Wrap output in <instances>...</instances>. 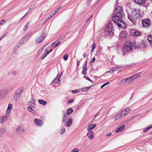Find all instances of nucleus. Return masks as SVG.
Segmentation results:
<instances>
[{"label": "nucleus", "mask_w": 152, "mask_h": 152, "mask_svg": "<svg viewBox=\"0 0 152 152\" xmlns=\"http://www.w3.org/2000/svg\"><path fill=\"white\" fill-rule=\"evenodd\" d=\"M12 74L14 75H15L16 74V72L15 71H14L12 73Z\"/></svg>", "instance_id": "obj_59"}, {"label": "nucleus", "mask_w": 152, "mask_h": 152, "mask_svg": "<svg viewBox=\"0 0 152 152\" xmlns=\"http://www.w3.org/2000/svg\"><path fill=\"white\" fill-rule=\"evenodd\" d=\"M23 89V87H20L17 90L15 93L20 95Z\"/></svg>", "instance_id": "obj_21"}, {"label": "nucleus", "mask_w": 152, "mask_h": 152, "mask_svg": "<svg viewBox=\"0 0 152 152\" xmlns=\"http://www.w3.org/2000/svg\"><path fill=\"white\" fill-rule=\"evenodd\" d=\"M47 45V44H45V45H44V47H45ZM44 48H40L39 50L38 51V54H40L41 52H42V50H43V49H44Z\"/></svg>", "instance_id": "obj_39"}, {"label": "nucleus", "mask_w": 152, "mask_h": 152, "mask_svg": "<svg viewBox=\"0 0 152 152\" xmlns=\"http://www.w3.org/2000/svg\"><path fill=\"white\" fill-rule=\"evenodd\" d=\"M79 150L77 148H74L70 152H79Z\"/></svg>", "instance_id": "obj_41"}, {"label": "nucleus", "mask_w": 152, "mask_h": 152, "mask_svg": "<svg viewBox=\"0 0 152 152\" xmlns=\"http://www.w3.org/2000/svg\"><path fill=\"white\" fill-rule=\"evenodd\" d=\"M150 20L149 19H144L142 20V24L145 27H147L150 25Z\"/></svg>", "instance_id": "obj_10"}, {"label": "nucleus", "mask_w": 152, "mask_h": 152, "mask_svg": "<svg viewBox=\"0 0 152 152\" xmlns=\"http://www.w3.org/2000/svg\"><path fill=\"white\" fill-rule=\"evenodd\" d=\"M121 35V38H124L125 37H126L127 35L125 33V32H121L120 34Z\"/></svg>", "instance_id": "obj_36"}, {"label": "nucleus", "mask_w": 152, "mask_h": 152, "mask_svg": "<svg viewBox=\"0 0 152 152\" xmlns=\"http://www.w3.org/2000/svg\"><path fill=\"white\" fill-rule=\"evenodd\" d=\"M87 66H83V69L82 71V74L84 75H86L87 72Z\"/></svg>", "instance_id": "obj_26"}, {"label": "nucleus", "mask_w": 152, "mask_h": 152, "mask_svg": "<svg viewBox=\"0 0 152 152\" xmlns=\"http://www.w3.org/2000/svg\"><path fill=\"white\" fill-rule=\"evenodd\" d=\"M90 19L91 18H88V19L86 20V23H87V22H89V20H90Z\"/></svg>", "instance_id": "obj_64"}, {"label": "nucleus", "mask_w": 152, "mask_h": 152, "mask_svg": "<svg viewBox=\"0 0 152 152\" xmlns=\"http://www.w3.org/2000/svg\"><path fill=\"white\" fill-rule=\"evenodd\" d=\"M142 34V33L141 32L137 31L135 30H133L132 32V35L135 37L140 35Z\"/></svg>", "instance_id": "obj_12"}, {"label": "nucleus", "mask_w": 152, "mask_h": 152, "mask_svg": "<svg viewBox=\"0 0 152 152\" xmlns=\"http://www.w3.org/2000/svg\"><path fill=\"white\" fill-rule=\"evenodd\" d=\"M68 58V56L67 55H65L63 56V58L64 60H66Z\"/></svg>", "instance_id": "obj_47"}, {"label": "nucleus", "mask_w": 152, "mask_h": 152, "mask_svg": "<svg viewBox=\"0 0 152 152\" xmlns=\"http://www.w3.org/2000/svg\"><path fill=\"white\" fill-rule=\"evenodd\" d=\"M8 32H6L4 34V36L5 37L7 35H8Z\"/></svg>", "instance_id": "obj_55"}, {"label": "nucleus", "mask_w": 152, "mask_h": 152, "mask_svg": "<svg viewBox=\"0 0 152 152\" xmlns=\"http://www.w3.org/2000/svg\"><path fill=\"white\" fill-rule=\"evenodd\" d=\"M117 115L115 117V121H117L124 117V116L122 114L121 112L119 113L118 114H117Z\"/></svg>", "instance_id": "obj_19"}, {"label": "nucleus", "mask_w": 152, "mask_h": 152, "mask_svg": "<svg viewBox=\"0 0 152 152\" xmlns=\"http://www.w3.org/2000/svg\"><path fill=\"white\" fill-rule=\"evenodd\" d=\"M147 38L149 43L152 46V35H149L147 36Z\"/></svg>", "instance_id": "obj_25"}, {"label": "nucleus", "mask_w": 152, "mask_h": 152, "mask_svg": "<svg viewBox=\"0 0 152 152\" xmlns=\"http://www.w3.org/2000/svg\"><path fill=\"white\" fill-rule=\"evenodd\" d=\"M57 11H54L53 13L52 14H51L50 15V17H48V19H49L50 18H51V17H52L54 14H55V13H56L57 12Z\"/></svg>", "instance_id": "obj_43"}, {"label": "nucleus", "mask_w": 152, "mask_h": 152, "mask_svg": "<svg viewBox=\"0 0 152 152\" xmlns=\"http://www.w3.org/2000/svg\"><path fill=\"white\" fill-rule=\"evenodd\" d=\"M9 93V91L8 89L4 88L0 90V94L2 96L4 97Z\"/></svg>", "instance_id": "obj_7"}, {"label": "nucleus", "mask_w": 152, "mask_h": 152, "mask_svg": "<svg viewBox=\"0 0 152 152\" xmlns=\"http://www.w3.org/2000/svg\"><path fill=\"white\" fill-rule=\"evenodd\" d=\"M134 2L138 5H142L144 4L146 0H134Z\"/></svg>", "instance_id": "obj_16"}, {"label": "nucleus", "mask_w": 152, "mask_h": 152, "mask_svg": "<svg viewBox=\"0 0 152 152\" xmlns=\"http://www.w3.org/2000/svg\"><path fill=\"white\" fill-rule=\"evenodd\" d=\"M53 50V49H52L51 50H50V51H48L46 52V53H47V54H48L49 53H50Z\"/></svg>", "instance_id": "obj_60"}, {"label": "nucleus", "mask_w": 152, "mask_h": 152, "mask_svg": "<svg viewBox=\"0 0 152 152\" xmlns=\"http://www.w3.org/2000/svg\"><path fill=\"white\" fill-rule=\"evenodd\" d=\"M5 21L4 20L2 19L0 21V25L4 23H5Z\"/></svg>", "instance_id": "obj_50"}, {"label": "nucleus", "mask_w": 152, "mask_h": 152, "mask_svg": "<svg viewBox=\"0 0 152 152\" xmlns=\"http://www.w3.org/2000/svg\"><path fill=\"white\" fill-rule=\"evenodd\" d=\"M95 58H94V57H93L92 59V60L91 61V62H94L95 61Z\"/></svg>", "instance_id": "obj_56"}, {"label": "nucleus", "mask_w": 152, "mask_h": 152, "mask_svg": "<svg viewBox=\"0 0 152 152\" xmlns=\"http://www.w3.org/2000/svg\"><path fill=\"white\" fill-rule=\"evenodd\" d=\"M96 126V124H91L89 125L87 127V130L88 131H91V130L95 128Z\"/></svg>", "instance_id": "obj_17"}, {"label": "nucleus", "mask_w": 152, "mask_h": 152, "mask_svg": "<svg viewBox=\"0 0 152 152\" xmlns=\"http://www.w3.org/2000/svg\"><path fill=\"white\" fill-rule=\"evenodd\" d=\"M12 104L10 103L8 104L7 109L6 111V113L9 114L10 112V110L12 108Z\"/></svg>", "instance_id": "obj_20"}, {"label": "nucleus", "mask_w": 152, "mask_h": 152, "mask_svg": "<svg viewBox=\"0 0 152 152\" xmlns=\"http://www.w3.org/2000/svg\"><path fill=\"white\" fill-rule=\"evenodd\" d=\"M74 101V100L73 99H69L68 102V104H69L71 103H72Z\"/></svg>", "instance_id": "obj_48"}, {"label": "nucleus", "mask_w": 152, "mask_h": 152, "mask_svg": "<svg viewBox=\"0 0 152 152\" xmlns=\"http://www.w3.org/2000/svg\"><path fill=\"white\" fill-rule=\"evenodd\" d=\"M122 68L121 66H118L112 68L113 72L117 71Z\"/></svg>", "instance_id": "obj_27"}, {"label": "nucleus", "mask_w": 152, "mask_h": 152, "mask_svg": "<svg viewBox=\"0 0 152 152\" xmlns=\"http://www.w3.org/2000/svg\"><path fill=\"white\" fill-rule=\"evenodd\" d=\"M9 116V114L6 113L4 115L0 116V123L1 124L4 123L7 120Z\"/></svg>", "instance_id": "obj_6"}, {"label": "nucleus", "mask_w": 152, "mask_h": 152, "mask_svg": "<svg viewBox=\"0 0 152 152\" xmlns=\"http://www.w3.org/2000/svg\"><path fill=\"white\" fill-rule=\"evenodd\" d=\"M91 87H86L83 88H82V91H86L88 90L91 88Z\"/></svg>", "instance_id": "obj_38"}, {"label": "nucleus", "mask_w": 152, "mask_h": 152, "mask_svg": "<svg viewBox=\"0 0 152 152\" xmlns=\"http://www.w3.org/2000/svg\"><path fill=\"white\" fill-rule=\"evenodd\" d=\"M131 12L132 14H128V18L133 24L135 25L136 21L133 16L136 18H140L142 16L143 12H141L140 10H132Z\"/></svg>", "instance_id": "obj_2"}, {"label": "nucleus", "mask_w": 152, "mask_h": 152, "mask_svg": "<svg viewBox=\"0 0 152 152\" xmlns=\"http://www.w3.org/2000/svg\"><path fill=\"white\" fill-rule=\"evenodd\" d=\"M46 36V34L45 33H43L42 34V35L39 36L35 40V42L37 43H39L42 42Z\"/></svg>", "instance_id": "obj_5"}, {"label": "nucleus", "mask_w": 152, "mask_h": 152, "mask_svg": "<svg viewBox=\"0 0 152 152\" xmlns=\"http://www.w3.org/2000/svg\"><path fill=\"white\" fill-rule=\"evenodd\" d=\"M38 102L40 104H42L43 105H45L47 104V102L46 101L42 100L39 99Z\"/></svg>", "instance_id": "obj_33"}, {"label": "nucleus", "mask_w": 152, "mask_h": 152, "mask_svg": "<svg viewBox=\"0 0 152 152\" xmlns=\"http://www.w3.org/2000/svg\"><path fill=\"white\" fill-rule=\"evenodd\" d=\"M140 74L138 73L132 76L131 77L133 81H134L135 80L139 78L140 77Z\"/></svg>", "instance_id": "obj_15"}, {"label": "nucleus", "mask_w": 152, "mask_h": 152, "mask_svg": "<svg viewBox=\"0 0 152 152\" xmlns=\"http://www.w3.org/2000/svg\"><path fill=\"white\" fill-rule=\"evenodd\" d=\"M115 13L112 16V19L114 22L117 24L119 27L124 28L126 27V24L122 18L124 16L123 10H115Z\"/></svg>", "instance_id": "obj_1"}, {"label": "nucleus", "mask_w": 152, "mask_h": 152, "mask_svg": "<svg viewBox=\"0 0 152 152\" xmlns=\"http://www.w3.org/2000/svg\"><path fill=\"white\" fill-rule=\"evenodd\" d=\"M58 44H56L55 45H54V47H53V48H55L56 47H57L58 46Z\"/></svg>", "instance_id": "obj_61"}, {"label": "nucleus", "mask_w": 152, "mask_h": 152, "mask_svg": "<svg viewBox=\"0 0 152 152\" xmlns=\"http://www.w3.org/2000/svg\"><path fill=\"white\" fill-rule=\"evenodd\" d=\"M83 56L84 57H85L87 55V53H84L83 54Z\"/></svg>", "instance_id": "obj_62"}, {"label": "nucleus", "mask_w": 152, "mask_h": 152, "mask_svg": "<svg viewBox=\"0 0 152 152\" xmlns=\"http://www.w3.org/2000/svg\"><path fill=\"white\" fill-rule=\"evenodd\" d=\"M73 111V110L71 108H69L67 109L66 114L67 115H69L72 113Z\"/></svg>", "instance_id": "obj_31"}, {"label": "nucleus", "mask_w": 152, "mask_h": 152, "mask_svg": "<svg viewBox=\"0 0 152 152\" xmlns=\"http://www.w3.org/2000/svg\"><path fill=\"white\" fill-rule=\"evenodd\" d=\"M48 55V54L46 52L42 56L41 58L42 59H43Z\"/></svg>", "instance_id": "obj_40"}, {"label": "nucleus", "mask_w": 152, "mask_h": 152, "mask_svg": "<svg viewBox=\"0 0 152 152\" xmlns=\"http://www.w3.org/2000/svg\"><path fill=\"white\" fill-rule=\"evenodd\" d=\"M20 95L19 94H15L14 96V99L15 100L17 101L18 100L20 97Z\"/></svg>", "instance_id": "obj_29"}, {"label": "nucleus", "mask_w": 152, "mask_h": 152, "mask_svg": "<svg viewBox=\"0 0 152 152\" xmlns=\"http://www.w3.org/2000/svg\"><path fill=\"white\" fill-rule=\"evenodd\" d=\"M130 108L127 107L123 111H122L121 112V113L124 115V117L128 114L129 112L130 111Z\"/></svg>", "instance_id": "obj_13"}, {"label": "nucleus", "mask_w": 152, "mask_h": 152, "mask_svg": "<svg viewBox=\"0 0 152 152\" xmlns=\"http://www.w3.org/2000/svg\"><path fill=\"white\" fill-rule=\"evenodd\" d=\"M110 84L109 82H106V83L103 84L102 85V86H101V88H103L105 86H106V85H107V84Z\"/></svg>", "instance_id": "obj_44"}, {"label": "nucleus", "mask_w": 152, "mask_h": 152, "mask_svg": "<svg viewBox=\"0 0 152 152\" xmlns=\"http://www.w3.org/2000/svg\"><path fill=\"white\" fill-rule=\"evenodd\" d=\"M105 31L107 35L109 36H112L113 35L114 32L111 23H108V26L106 28Z\"/></svg>", "instance_id": "obj_4"}, {"label": "nucleus", "mask_w": 152, "mask_h": 152, "mask_svg": "<svg viewBox=\"0 0 152 152\" xmlns=\"http://www.w3.org/2000/svg\"><path fill=\"white\" fill-rule=\"evenodd\" d=\"M127 81V80H126V78L122 80V83H125Z\"/></svg>", "instance_id": "obj_54"}, {"label": "nucleus", "mask_w": 152, "mask_h": 152, "mask_svg": "<svg viewBox=\"0 0 152 152\" xmlns=\"http://www.w3.org/2000/svg\"><path fill=\"white\" fill-rule=\"evenodd\" d=\"M79 91L78 90H73L72 91V92L74 93H76L77 92H79Z\"/></svg>", "instance_id": "obj_51"}, {"label": "nucleus", "mask_w": 152, "mask_h": 152, "mask_svg": "<svg viewBox=\"0 0 152 152\" xmlns=\"http://www.w3.org/2000/svg\"><path fill=\"white\" fill-rule=\"evenodd\" d=\"M65 126L69 127L71 126L72 123V118H69L67 121H65Z\"/></svg>", "instance_id": "obj_11"}, {"label": "nucleus", "mask_w": 152, "mask_h": 152, "mask_svg": "<svg viewBox=\"0 0 152 152\" xmlns=\"http://www.w3.org/2000/svg\"><path fill=\"white\" fill-rule=\"evenodd\" d=\"M99 114V113L98 112L96 114L95 116V118H96L97 116Z\"/></svg>", "instance_id": "obj_58"}, {"label": "nucleus", "mask_w": 152, "mask_h": 152, "mask_svg": "<svg viewBox=\"0 0 152 152\" xmlns=\"http://www.w3.org/2000/svg\"><path fill=\"white\" fill-rule=\"evenodd\" d=\"M84 77L86 79L88 80L89 81L91 82L92 83H93L92 81L88 77L86 76H85Z\"/></svg>", "instance_id": "obj_46"}, {"label": "nucleus", "mask_w": 152, "mask_h": 152, "mask_svg": "<svg viewBox=\"0 0 152 152\" xmlns=\"http://www.w3.org/2000/svg\"><path fill=\"white\" fill-rule=\"evenodd\" d=\"M16 131L18 134L23 133L24 132V129L23 126H18L16 128Z\"/></svg>", "instance_id": "obj_8"}, {"label": "nucleus", "mask_w": 152, "mask_h": 152, "mask_svg": "<svg viewBox=\"0 0 152 152\" xmlns=\"http://www.w3.org/2000/svg\"><path fill=\"white\" fill-rule=\"evenodd\" d=\"M137 44V42H135L134 43H133L130 41H127L125 43V47L124 48V51L127 52L131 51L133 47L136 48H139L140 45H138Z\"/></svg>", "instance_id": "obj_3"}, {"label": "nucleus", "mask_w": 152, "mask_h": 152, "mask_svg": "<svg viewBox=\"0 0 152 152\" xmlns=\"http://www.w3.org/2000/svg\"><path fill=\"white\" fill-rule=\"evenodd\" d=\"M65 131V128L64 127H63L60 131V133L61 134H63L64 132Z\"/></svg>", "instance_id": "obj_42"}, {"label": "nucleus", "mask_w": 152, "mask_h": 152, "mask_svg": "<svg viewBox=\"0 0 152 152\" xmlns=\"http://www.w3.org/2000/svg\"><path fill=\"white\" fill-rule=\"evenodd\" d=\"M5 131V129L3 128H0V136L3 134Z\"/></svg>", "instance_id": "obj_30"}, {"label": "nucleus", "mask_w": 152, "mask_h": 152, "mask_svg": "<svg viewBox=\"0 0 152 152\" xmlns=\"http://www.w3.org/2000/svg\"><path fill=\"white\" fill-rule=\"evenodd\" d=\"M94 132L92 131H89L87 133V136L91 139L92 140L94 138Z\"/></svg>", "instance_id": "obj_14"}, {"label": "nucleus", "mask_w": 152, "mask_h": 152, "mask_svg": "<svg viewBox=\"0 0 152 152\" xmlns=\"http://www.w3.org/2000/svg\"><path fill=\"white\" fill-rule=\"evenodd\" d=\"M4 98L0 94V101L1 100Z\"/></svg>", "instance_id": "obj_57"}, {"label": "nucleus", "mask_w": 152, "mask_h": 152, "mask_svg": "<svg viewBox=\"0 0 152 152\" xmlns=\"http://www.w3.org/2000/svg\"><path fill=\"white\" fill-rule=\"evenodd\" d=\"M126 80H127V81H128L129 83H131L134 82L131 76L126 78Z\"/></svg>", "instance_id": "obj_28"}, {"label": "nucleus", "mask_w": 152, "mask_h": 152, "mask_svg": "<svg viewBox=\"0 0 152 152\" xmlns=\"http://www.w3.org/2000/svg\"><path fill=\"white\" fill-rule=\"evenodd\" d=\"M115 10H122V8L120 6L118 5V4L115 5Z\"/></svg>", "instance_id": "obj_35"}, {"label": "nucleus", "mask_w": 152, "mask_h": 152, "mask_svg": "<svg viewBox=\"0 0 152 152\" xmlns=\"http://www.w3.org/2000/svg\"><path fill=\"white\" fill-rule=\"evenodd\" d=\"M92 0H87V4L88 6L90 5V2L92 1Z\"/></svg>", "instance_id": "obj_49"}, {"label": "nucleus", "mask_w": 152, "mask_h": 152, "mask_svg": "<svg viewBox=\"0 0 152 152\" xmlns=\"http://www.w3.org/2000/svg\"><path fill=\"white\" fill-rule=\"evenodd\" d=\"M96 45L95 43H94L93 45V46H92V49L93 50H94V49L96 48Z\"/></svg>", "instance_id": "obj_52"}, {"label": "nucleus", "mask_w": 152, "mask_h": 152, "mask_svg": "<svg viewBox=\"0 0 152 152\" xmlns=\"http://www.w3.org/2000/svg\"><path fill=\"white\" fill-rule=\"evenodd\" d=\"M125 126V125H124L116 129L115 132H118L122 131L124 129Z\"/></svg>", "instance_id": "obj_18"}, {"label": "nucleus", "mask_w": 152, "mask_h": 152, "mask_svg": "<svg viewBox=\"0 0 152 152\" xmlns=\"http://www.w3.org/2000/svg\"><path fill=\"white\" fill-rule=\"evenodd\" d=\"M34 123L37 125L39 126H42L44 123L42 121L37 118L35 119Z\"/></svg>", "instance_id": "obj_9"}, {"label": "nucleus", "mask_w": 152, "mask_h": 152, "mask_svg": "<svg viewBox=\"0 0 152 152\" xmlns=\"http://www.w3.org/2000/svg\"><path fill=\"white\" fill-rule=\"evenodd\" d=\"M29 105H31L32 106L35 105V102L34 98L32 96L30 99V101L29 102Z\"/></svg>", "instance_id": "obj_23"}, {"label": "nucleus", "mask_w": 152, "mask_h": 152, "mask_svg": "<svg viewBox=\"0 0 152 152\" xmlns=\"http://www.w3.org/2000/svg\"><path fill=\"white\" fill-rule=\"evenodd\" d=\"M29 23L28 22L27 23V25H25L24 27L23 28V30L24 31H25L27 30L28 26L29 24Z\"/></svg>", "instance_id": "obj_45"}, {"label": "nucleus", "mask_w": 152, "mask_h": 152, "mask_svg": "<svg viewBox=\"0 0 152 152\" xmlns=\"http://www.w3.org/2000/svg\"><path fill=\"white\" fill-rule=\"evenodd\" d=\"M27 110L29 112H31L33 114H34L35 113V111L32 109V108L30 107H28L27 108Z\"/></svg>", "instance_id": "obj_32"}, {"label": "nucleus", "mask_w": 152, "mask_h": 152, "mask_svg": "<svg viewBox=\"0 0 152 152\" xmlns=\"http://www.w3.org/2000/svg\"><path fill=\"white\" fill-rule=\"evenodd\" d=\"M25 38H23L20 40L17 45V47H20L21 44H23Z\"/></svg>", "instance_id": "obj_24"}, {"label": "nucleus", "mask_w": 152, "mask_h": 152, "mask_svg": "<svg viewBox=\"0 0 152 152\" xmlns=\"http://www.w3.org/2000/svg\"><path fill=\"white\" fill-rule=\"evenodd\" d=\"M87 61L86 60V61L84 64L83 66H87Z\"/></svg>", "instance_id": "obj_53"}, {"label": "nucleus", "mask_w": 152, "mask_h": 152, "mask_svg": "<svg viewBox=\"0 0 152 152\" xmlns=\"http://www.w3.org/2000/svg\"><path fill=\"white\" fill-rule=\"evenodd\" d=\"M152 128V125H151L145 128L143 130V131L144 132H145L148 130L149 129H151Z\"/></svg>", "instance_id": "obj_37"}, {"label": "nucleus", "mask_w": 152, "mask_h": 152, "mask_svg": "<svg viewBox=\"0 0 152 152\" xmlns=\"http://www.w3.org/2000/svg\"><path fill=\"white\" fill-rule=\"evenodd\" d=\"M61 74L58 77H57L53 81V83H56L58 84H60L61 83V82L60 81V80H59V78L61 76Z\"/></svg>", "instance_id": "obj_22"}, {"label": "nucleus", "mask_w": 152, "mask_h": 152, "mask_svg": "<svg viewBox=\"0 0 152 152\" xmlns=\"http://www.w3.org/2000/svg\"><path fill=\"white\" fill-rule=\"evenodd\" d=\"M111 135V133H109L107 135V136L108 137H109V136H110V135Z\"/></svg>", "instance_id": "obj_63"}, {"label": "nucleus", "mask_w": 152, "mask_h": 152, "mask_svg": "<svg viewBox=\"0 0 152 152\" xmlns=\"http://www.w3.org/2000/svg\"><path fill=\"white\" fill-rule=\"evenodd\" d=\"M67 114H64V115L63 116V123H65L66 121L67 120Z\"/></svg>", "instance_id": "obj_34"}]
</instances>
